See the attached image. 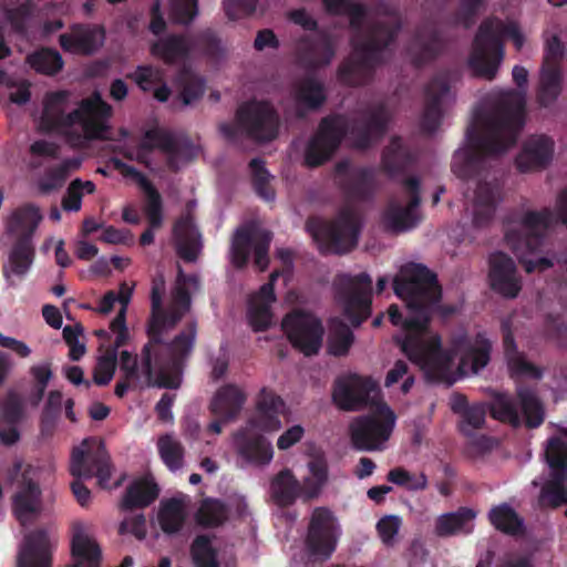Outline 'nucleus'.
<instances>
[{"label":"nucleus","mask_w":567,"mask_h":567,"mask_svg":"<svg viewBox=\"0 0 567 567\" xmlns=\"http://www.w3.org/2000/svg\"><path fill=\"white\" fill-rule=\"evenodd\" d=\"M393 284L394 292L406 303L404 318L394 305L388 310L391 322L402 328L396 340L430 379L452 382L454 372L476 374L487 365L492 344L485 333L456 330L443 349L440 336L427 329L430 312L441 295L434 274L422 265L409 264Z\"/></svg>","instance_id":"f257e3e1"},{"label":"nucleus","mask_w":567,"mask_h":567,"mask_svg":"<svg viewBox=\"0 0 567 567\" xmlns=\"http://www.w3.org/2000/svg\"><path fill=\"white\" fill-rule=\"evenodd\" d=\"M198 288L194 277L178 276L166 310L162 309L164 281H154L152 288V317L147 333L150 342L144 347L142 362L128 351L120 354L122 381L115 386V394L122 398L128 390L144 385L177 388L181 383V364L187 358L195 342V328L189 326L172 343L162 342V337L188 312L190 290Z\"/></svg>","instance_id":"f03ea898"},{"label":"nucleus","mask_w":567,"mask_h":567,"mask_svg":"<svg viewBox=\"0 0 567 567\" xmlns=\"http://www.w3.org/2000/svg\"><path fill=\"white\" fill-rule=\"evenodd\" d=\"M524 106V93L506 92L497 110L477 117L467 133L466 145L454 154V174L465 178L482 158L499 155L512 147L523 125Z\"/></svg>","instance_id":"7ed1b4c3"},{"label":"nucleus","mask_w":567,"mask_h":567,"mask_svg":"<svg viewBox=\"0 0 567 567\" xmlns=\"http://www.w3.org/2000/svg\"><path fill=\"white\" fill-rule=\"evenodd\" d=\"M111 106L99 93L84 99L75 106L68 91H52L44 94L35 124L41 132L65 135L75 146L90 140L111 138L106 118Z\"/></svg>","instance_id":"20e7f679"},{"label":"nucleus","mask_w":567,"mask_h":567,"mask_svg":"<svg viewBox=\"0 0 567 567\" xmlns=\"http://www.w3.org/2000/svg\"><path fill=\"white\" fill-rule=\"evenodd\" d=\"M285 410L284 401L272 391H260L254 415L231 434L238 467L264 468L272 462L275 450L265 435L276 433L282 427L279 416Z\"/></svg>","instance_id":"39448f33"},{"label":"nucleus","mask_w":567,"mask_h":567,"mask_svg":"<svg viewBox=\"0 0 567 567\" xmlns=\"http://www.w3.org/2000/svg\"><path fill=\"white\" fill-rule=\"evenodd\" d=\"M554 218L567 225V188L558 196L555 216L548 210H514L504 220L505 244L517 256L527 272L543 271L553 266V260L539 255L540 234Z\"/></svg>","instance_id":"423d86ee"},{"label":"nucleus","mask_w":567,"mask_h":567,"mask_svg":"<svg viewBox=\"0 0 567 567\" xmlns=\"http://www.w3.org/2000/svg\"><path fill=\"white\" fill-rule=\"evenodd\" d=\"M503 38L512 39L518 50L524 44V35L513 21L504 23L498 19H491L480 27L468 58V65L476 75L485 79L495 76L504 58L501 44Z\"/></svg>","instance_id":"0eeeda50"},{"label":"nucleus","mask_w":567,"mask_h":567,"mask_svg":"<svg viewBox=\"0 0 567 567\" xmlns=\"http://www.w3.org/2000/svg\"><path fill=\"white\" fill-rule=\"evenodd\" d=\"M395 16H386L373 29H368V43L353 40V59L347 61L340 69L339 76L349 85H358L365 81L371 64L377 59V51L381 45L386 47L394 38L398 29Z\"/></svg>","instance_id":"6e6552de"},{"label":"nucleus","mask_w":567,"mask_h":567,"mask_svg":"<svg viewBox=\"0 0 567 567\" xmlns=\"http://www.w3.org/2000/svg\"><path fill=\"white\" fill-rule=\"evenodd\" d=\"M373 411L353 419L349 425L352 446L362 452H382L396 425L394 411L384 402L372 406Z\"/></svg>","instance_id":"1a4fd4ad"},{"label":"nucleus","mask_w":567,"mask_h":567,"mask_svg":"<svg viewBox=\"0 0 567 567\" xmlns=\"http://www.w3.org/2000/svg\"><path fill=\"white\" fill-rule=\"evenodd\" d=\"M545 456L549 473L542 487L540 502L557 507L567 503V430L548 441Z\"/></svg>","instance_id":"9d476101"},{"label":"nucleus","mask_w":567,"mask_h":567,"mask_svg":"<svg viewBox=\"0 0 567 567\" xmlns=\"http://www.w3.org/2000/svg\"><path fill=\"white\" fill-rule=\"evenodd\" d=\"M277 127L278 120L269 104L250 102L239 109L235 123L221 124L220 132L229 140L245 132L256 140L268 141L276 136Z\"/></svg>","instance_id":"9b49d317"},{"label":"nucleus","mask_w":567,"mask_h":567,"mask_svg":"<svg viewBox=\"0 0 567 567\" xmlns=\"http://www.w3.org/2000/svg\"><path fill=\"white\" fill-rule=\"evenodd\" d=\"M371 291L372 280L367 272L337 277L336 300L352 324H360L369 316Z\"/></svg>","instance_id":"f8f14e48"},{"label":"nucleus","mask_w":567,"mask_h":567,"mask_svg":"<svg viewBox=\"0 0 567 567\" xmlns=\"http://www.w3.org/2000/svg\"><path fill=\"white\" fill-rule=\"evenodd\" d=\"M360 217L352 208L341 210L336 220L328 226H310L320 249L333 254H343L352 249L358 243Z\"/></svg>","instance_id":"ddd939ff"},{"label":"nucleus","mask_w":567,"mask_h":567,"mask_svg":"<svg viewBox=\"0 0 567 567\" xmlns=\"http://www.w3.org/2000/svg\"><path fill=\"white\" fill-rule=\"evenodd\" d=\"M517 396L519 409L507 394L495 395L491 411L495 419L518 425L524 416L529 427H536L544 421V409L536 394L528 388L518 384Z\"/></svg>","instance_id":"4468645a"},{"label":"nucleus","mask_w":567,"mask_h":567,"mask_svg":"<svg viewBox=\"0 0 567 567\" xmlns=\"http://www.w3.org/2000/svg\"><path fill=\"white\" fill-rule=\"evenodd\" d=\"M341 535L336 515L326 507L313 509L306 540V554L310 560H323L334 551Z\"/></svg>","instance_id":"2eb2a0df"},{"label":"nucleus","mask_w":567,"mask_h":567,"mask_svg":"<svg viewBox=\"0 0 567 567\" xmlns=\"http://www.w3.org/2000/svg\"><path fill=\"white\" fill-rule=\"evenodd\" d=\"M332 396L339 408L351 411L383 402L377 382L359 374L340 377L336 381Z\"/></svg>","instance_id":"dca6fc26"},{"label":"nucleus","mask_w":567,"mask_h":567,"mask_svg":"<svg viewBox=\"0 0 567 567\" xmlns=\"http://www.w3.org/2000/svg\"><path fill=\"white\" fill-rule=\"evenodd\" d=\"M282 329L292 346L305 355L318 353L322 346L323 328L311 313L296 311L282 320Z\"/></svg>","instance_id":"f3484780"},{"label":"nucleus","mask_w":567,"mask_h":567,"mask_svg":"<svg viewBox=\"0 0 567 567\" xmlns=\"http://www.w3.org/2000/svg\"><path fill=\"white\" fill-rule=\"evenodd\" d=\"M270 234L262 229H238L233 238L230 260L234 266L241 268L246 265L250 251L255 252V265L265 270L268 265V247Z\"/></svg>","instance_id":"a211bd4d"},{"label":"nucleus","mask_w":567,"mask_h":567,"mask_svg":"<svg viewBox=\"0 0 567 567\" xmlns=\"http://www.w3.org/2000/svg\"><path fill=\"white\" fill-rule=\"evenodd\" d=\"M347 132V122L343 117L326 118L320 124L316 136L310 141L305 155L308 166H318L328 159L339 146Z\"/></svg>","instance_id":"6ab92c4d"},{"label":"nucleus","mask_w":567,"mask_h":567,"mask_svg":"<svg viewBox=\"0 0 567 567\" xmlns=\"http://www.w3.org/2000/svg\"><path fill=\"white\" fill-rule=\"evenodd\" d=\"M43 220L40 208L25 204L9 212L3 219L6 236L14 244H32V238Z\"/></svg>","instance_id":"aec40b11"},{"label":"nucleus","mask_w":567,"mask_h":567,"mask_svg":"<svg viewBox=\"0 0 567 567\" xmlns=\"http://www.w3.org/2000/svg\"><path fill=\"white\" fill-rule=\"evenodd\" d=\"M55 545L53 535L38 529L24 536L17 556V567H51V553Z\"/></svg>","instance_id":"412c9836"},{"label":"nucleus","mask_w":567,"mask_h":567,"mask_svg":"<svg viewBox=\"0 0 567 567\" xmlns=\"http://www.w3.org/2000/svg\"><path fill=\"white\" fill-rule=\"evenodd\" d=\"M488 280L492 289L506 298H515L522 289L515 262L502 251L489 257Z\"/></svg>","instance_id":"4be33fe9"},{"label":"nucleus","mask_w":567,"mask_h":567,"mask_svg":"<svg viewBox=\"0 0 567 567\" xmlns=\"http://www.w3.org/2000/svg\"><path fill=\"white\" fill-rule=\"evenodd\" d=\"M417 186L419 183L414 178L406 182L408 202L405 204L391 203L382 219L385 228L393 231H403L410 229L419 221L420 214L417 207L420 198Z\"/></svg>","instance_id":"5701e85b"},{"label":"nucleus","mask_w":567,"mask_h":567,"mask_svg":"<svg viewBox=\"0 0 567 567\" xmlns=\"http://www.w3.org/2000/svg\"><path fill=\"white\" fill-rule=\"evenodd\" d=\"M561 52L563 47L556 37L547 42L538 93L539 102L544 106L551 104L559 94L560 72L557 60Z\"/></svg>","instance_id":"b1692460"},{"label":"nucleus","mask_w":567,"mask_h":567,"mask_svg":"<svg viewBox=\"0 0 567 567\" xmlns=\"http://www.w3.org/2000/svg\"><path fill=\"white\" fill-rule=\"evenodd\" d=\"M132 298V288L126 284L121 285L118 292L109 291L100 300L96 311L102 315L110 313L115 302L121 305L118 313L114 320L110 323V329L114 333L116 347L125 344L130 338L128 329L125 322V316L128 303Z\"/></svg>","instance_id":"393cba45"},{"label":"nucleus","mask_w":567,"mask_h":567,"mask_svg":"<svg viewBox=\"0 0 567 567\" xmlns=\"http://www.w3.org/2000/svg\"><path fill=\"white\" fill-rule=\"evenodd\" d=\"M278 276V271L272 272L269 282L261 286L248 300L247 318L255 331L266 330L272 323V305L276 301L274 282Z\"/></svg>","instance_id":"a878e982"},{"label":"nucleus","mask_w":567,"mask_h":567,"mask_svg":"<svg viewBox=\"0 0 567 567\" xmlns=\"http://www.w3.org/2000/svg\"><path fill=\"white\" fill-rule=\"evenodd\" d=\"M104 30L99 25H74L60 35L62 49L74 54H92L104 44Z\"/></svg>","instance_id":"bb28decb"},{"label":"nucleus","mask_w":567,"mask_h":567,"mask_svg":"<svg viewBox=\"0 0 567 567\" xmlns=\"http://www.w3.org/2000/svg\"><path fill=\"white\" fill-rule=\"evenodd\" d=\"M502 200L499 186L495 183L478 182L471 206L467 208L476 227L486 226L494 217L496 206Z\"/></svg>","instance_id":"cd10ccee"},{"label":"nucleus","mask_w":567,"mask_h":567,"mask_svg":"<svg viewBox=\"0 0 567 567\" xmlns=\"http://www.w3.org/2000/svg\"><path fill=\"white\" fill-rule=\"evenodd\" d=\"M106 453L104 443L100 439L84 440L73 450L70 463L71 474L78 478H91Z\"/></svg>","instance_id":"c85d7f7f"},{"label":"nucleus","mask_w":567,"mask_h":567,"mask_svg":"<svg viewBox=\"0 0 567 567\" xmlns=\"http://www.w3.org/2000/svg\"><path fill=\"white\" fill-rule=\"evenodd\" d=\"M143 150L158 148L167 154L169 165L178 168L184 162L193 157L192 150L185 143H178L169 132L164 128H152L147 131L142 140Z\"/></svg>","instance_id":"c756f323"},{"label":"nucleus","mask_w":567,"mask_h":567,"mask_svg":"<svg viewBox=\"0 0 567 567\" xmlns=\"http://www.w3.org/2000/svg\"><path fill=\"white\" fill-rule=\"evenodd\" d=\"M247 395L245 391L235 384H226L219 388L210 402V411L224 422H233L239 415Z\"/></svg>","instance_id":"7c9ffc66"},{"label":"nucleus","mask_w":567,"mask_h":567,"mask_svg":"<svg viewBox=\"0 0 567 567\" xmlns=\"http://www.w3.org/2000/svg\"><path fill=\"white\" fill-rule=\"evenodd\" d=\"M72 529V555L76 563L69 567H100L101 549L87 534V526L83 522H75Z\"/></svg>","instance_id":"2f4dec72"},{"label":"nucleus","mask_w":567,"mask_h":567,"mask_svg":"<svg viewBox=\"0 0 567 567\" xmlns=\"http://www.w3.org/2000/svg\"><path fill=\"white\" fill-rule=\"evenodd\" d=\"M41 492L32 482H24L13 497V514L21 525L32 523L41 513Z\"/></svg>","instance_id":"473e14b6"},{"label":"nucleus","mask_w":567,"mask_h":567,"mask_svg":"<svg viewBox=\"0 0 567 567\" xmlns=\"http://www.w3.org/2000/svg\"><path fill=\"white\" fill-rule=\"evenodd\" d=\"M130 173L136 175L138 183L144 190L146 200L145 214L151 226L150 229L142 234L141 244L151 245L154 241V229L159 228L163 221L161 195L144 176L136 173L134 169H130Z\"/></svg>","instance_id":"72a5a7b5"},{"label":"nucleus","mask_w":567,"mask_h":567,"mask_svg":"<svg viewBox=\"0 0 567 567\" xmlns=\"http://www.w3.org/2000/svg\"><path fill=\"white\" fill-rule=\"evenodd\" d=\"M34 259L32 244H14L3 267L6 280L11 286L19 285L29 272Z\"/></svg>","instance_id":"f704fd0d"},{"label":"nucleus","mask_w":567,"mask_h":567,"mask_svg":"<svg viewBox=\"0 0 567 567\" xmlns=\"http://www.w3.org/2000/svg\"><path fill=\"white\" fill-rule=\"evenodd\" d=\"M306 471L300 483L302 497L317 498L329 481L327 460L322 455H312L307 462Z\"/></svg>","instance_id":"c9c22d12"},{"label":"nucleus","mask_w":567,"mask_h":567,"mask_svg":"<svg viewBox=\"0 0 567 567\" xmlns=\"http://www.w3.org/2000/svg\"><path fill=\"white\" fill-rule=\"evenodd\" d=\"M553 151L554 143L549 137L545 135L532 136L517 157V165L522 171L542 166L550 161Z\"/></svg>","instance_id":"e433bc0d"},{"label":"nucleus","mask_w":567,"mask_h":567,"mask_svg":"<svg viewBox=\"0 0 567 567\" xmlns=\"http://www.w3.org/2000/svg\"><path fill=\"white\" fill-rule=\"evenodd\" d=\"M452 97L444 82L434 81L427 90V105L423 116V127L427 132L434 131L440 123L443 111L450 104Z\"/></svg>","instance_id":"4c0bfd02"},{"label":"nucleus","mask_w":567,"mask_h":567,"mask_svg":"<svg viewBox=\"0 0 567 567\" xmlns=\"http://www.w3.org/2000/svg\"><path fill=\"white\" fill-rule=\"evenodd\" d=\"M128 78L144 92H153V96L157 101L165 102L168 100L171 90L163 82V73L158 68L141 65Z\"/></svg>","instance_id":"58836bf2"},{"label":"nucleus","mask_w":567,"mask_h":567,"mask_svg":"<svg viewBox=\"0 0 567 567\" xmlns=\"http://www.w3.org/2000/svg\"><path fill=\"white\" fill-rule=\"evenodd\" d=\"M270 496L280 506L292 504L302 496L300 482L290 470H282L270 482Z\"/></svg>","instance_id":"ea45409f"},{"label":"nucleus","mask_w":567,"mask_h":567,"mask_svg":"<svg viewBox=\"0 0 567 567\" xmlns=\"http://www.w3.org/2000/svg\"><path fill=\"white\" fill-rule=\"evenodd\" d=\"M505 354L507 358L508 369L513 378L519 380H538L542 377V371L516 349L514 340L509 333L504 338Z\"/></svg>","instance_id":"a19ab883"},{"label":"nucleus","mask_w":567,"mask_h":567,"mask_svg":"<svg viewBox=\"0 0 567 567\" xmlns=\"http://www.w3.org/2000/svg\"><path fill=\"white\" fill-rule=\"evenodd\" d=\"M178 254L186 260H194L199 251V233L190 217L182 218L174 228Z\"/></svg>","instance_id":"79ce46f5"},{"label":"nucleus","mask_w":567,"mask_h":567,"mask_svg":"<svg viewBox=\"0 0 567 567\" xmlns=\"http://www.w3.org/2000/svg\"><path fill=\"white\" fill-rule=\"evenodd\" d=\"M475 517L476 513L470 508L443 514L436 520V533L441 536L468 534L474 528Z\"/></svg>","instance_id":"37998d69"},{"label":"nucleus","mask_w":567,"mask_h":567,"mask_svg":"<svg viewBox=\"0 0 567 567\" xmlns=\"http://www.w3.org/2000/svg\"><path fill=\"white\" fill-rule=\"evenodd\" d=\"M156 447L159 458L173 473L179 472L185 465V447L173 434L165 433L158 436Z\"/></svg>","instance_id":"c03bdc74"},{"label":"nucleus","mask_w":567,"mask_h":567,"mask_svg":"<svg viewBox=\"0 0 567 567\" xmlns=\"http://www.w3.org/2000/svg\"><path fill=\"white\" fill-rule=\"evenodd\" d=\"M187 515V505L183 498H172L163 502L157 515L162 529L167 533H176L183 526Z\"/></svg>","instance_id":"a18cd8bd"},{"label":"nucleus","mask_w":567,"mask_h":567,"mask_svg":"<svg viewBox=\"0 0 567 567\" xmlns=\"http://www.w3.org/2000/svg\"><path fill=\"white\" fill-rule=\"evenodd\" d=\"M158 495V488L148 477L133 482L122 501V507H144L151 504Z\"/></svg>","instance_id":"49530a36"},{"label":"nucleus","mask_w":567,"mask_h":567,"mask_svg":"<svg viewBox=\"0 0 567 567\" xmlns=\"http://www.w3.org/2000/svg\"><path fill=\"white\" fill-rule=\"evenodd\" d=\"M188 44L182 38H163L153 43L151 53L166 63H175L184 59Z\"/></svg>","instance_id":"de8ad7c7"},{"label":"nucleus","mask_w":567,"mask_h":567,"mask_svg":"<svg viewBox=\"0 0 567 567\" xmlns=\"http://www.w3.org/2000/svg\"><path fill=\"white\" fill-rule=\"evenodd\" d=\"M81 158L65 159L56 168L48 172L39 181V188L42 193L49 194L59 189L64 184L68 175L81 166Z\"/></svg>","instance_id":"09e8293b"},{"label":"nucleus","mask_w":567,"mask_h":567,"mask_svg":"<svg viewBox=\"0 0 567 567\" xmlns=\"http://www.w3.org/2000/svg\"><path fill=\"white\" fill-rule=\"evenodd\" d=\"M352 343L353 333L351 330L339 320H332L327 341L328 352L336 357L346 355Z\"/></svg>","instance_id":"8fccbe9b"},{"label":"nucleus","mask_w":567,"mask_h":567,"mask_svg":"<svg viewBox=\"0 0 567 567\" xmlns=\"http://www.w3.org/2000/svg\"><path fill=\"white\" fill-rule=\"evenodd\" d=\"M491 523L503 533L517 535L523 530V520L507 504L495 506L489 512Z\"/></svg>","instance_id":"3c124183"},{"label":"nucleus","mask_w":567,"mask_h":567,"mask_svg":"<svg viewBox=\"0 0 567 567\" xmlns=\"http://www.w3.org/2000/svg\"><path fill=\"white\" fill-rule=\"evenodd\" d=\"M190 555L195 567H219L214 540L207 536L195 538L190 547Z\"/></svg>","instance_id":"603ef678"},{"label":"nucleus","mask_w":567,"mask_h":567,"mask_svg":"<svg viewBox=\"0 0 567 567\" xmlns=\"http://www.w3.org/2000/svg\"><path fill=\"white\" fill-rule=\"evenodd\" d=\"M386 478L411 492L424 491L429 485L427 476L423 472L412 473L403 467L392 468Z\"/></svg>","instance_id":"864d4df0"},{"label":"nucleus","mask_w":567,"mask_h":567,"mask_svg":"<svg viewBox=\"0 0 567 567\" xmlns=\"http://www.w3.org/2000/svg\"><path fill=\"white\" fill-rule=\"evenodd\" d=\"M95 192V185L91 181H82L75 178L72 181L62 199V207L68 212H78L82 206V197L84 194Z\"/></svg>","instance_id":"5fc2aeb1"},{"label":"nucleus","mask_w":567,"mask_h":567,"mask_svg":"<svg viewBox=\"0 0 567 567\" xmlns=\"http://www.w3.org/2000/svg\"><path fill=\"white\" fill-rule=\"evenodd\" d=\"M28 62L37 72L44 74H54L63 66L61 55L53 50H40L31 54Z\"/></svg>","instance_id":"6e6d98bb"},{"label":"nucleus","mask_w":567,"mask_h":567,"mask_svg":"<svg viewBox=\"0 0 567 567\" xmlns=\"http://www.w3.org/2000/svg\"><path fill=\"white\" fill-rule=\"evenodd\" d=\"M295 99L299 105L310 109L320 105L324 100V94L318 82L307 80L296 89Z\"/></svg>","instance_id":"4d7b16f0"},{"label":"nucleus","mask_w":567,"mask_h":567,"mask_svg":"<svg viewBox=\"0 0 567 567\" xmlns=\"http://www.w3.org/2000/svg\"><path fill=\"white\" fill-rule=\"evenodd\" d=\"M227 517V511L224 504L215 499H206L202 503L197 520L203 526H217L221 524Z\"/></svg>","instance_id":"13d9d810"},{"label":"nucleus","mask_w":567,"mask_h":567,"mask_svg":"<svg viewBox=\"0 0 567 567\" xmlns=\"http://www.w3.org/2000/svg\"><path fill=\"white\" fill-rule=\"evenodd\" d=\"M179 82L182 85L181 99L183 105H188L203 95L204 82L198 75L187 71L182 74Z\"/></svg>","instance_id":"bf43d9fd"},{"label":"nucleus","mask_w":567,"mask_h":567,"mask_svg":"<svg viewBox=\"0 0 567 567\" xmlns=\"http://www.w3.org/2000/svg\"><path fill=\"white\" fill-rule=\"evenodd\" d=\"M114 346H116L114 343ZM115 347L112 350L106 351L97 359V363L94 370V382L99 385L107 384L115 372L116 369V349Z\"/></svg>","instance_id":"052dcab7"},{"label":"nucleus","mask_w":567,"mask_h":567,"mask_svg":"<svg viewBox=\"0 0 567 567\" xmlns=\"http://www.w3.org/2000/svg\"><path fill=\"white\" fill-rule=\"evenodd\" d=\"M326 9L334 14L347 13L350 17L352 28L360 24L361 18L364 12L360 6L352 4L350 0H324Z\"/></svg>","instance_id":"680f3d73"},{"label":"nucleus","mask_w":567,"mask_h":567,"mask_svg":"<svg viewBox=\"0 0 567 567\" xmlns=\"http://www.w3.org/2000/svg\"><path fill=\"white\" fill-rule=\"evenodd\" d=\"M30 374L37 388V398L34 403L38 404L53 377V371L49 362H41L33 364L30 368Z\"/></svg>","instance_id":"e2e57ef3"},{"label":"nucleus","mask_w":567,"mask_h":567,"mask_svg":"<svg viewBox=\"0 0 567 567\" xmlns=\"http://www.w3.org/2000/svg\"><path fill=\"white\" fill-rule=\"evenodd\" d=\"M401 525L402 519L396 515H386L382 517L377 524L378 534L382 543L388 546L393 545L395 543Z\"/></svg>","instance_id":"0e129e2a"},{"label":"nucleus","mask_w":567,"mask_h":567,"mask_svg":"<svg viewBox=\"0 0 567 567\" xmlns=\"http://www.w3.org/2000/svg\"><path fill=\"white\" fill-rule=\"evenodd\" d=\"M485 422V410L480 405H474L462 411L461 431L471 436L473 430L480 429Z\"/></svg>","instance_id":"69168bd1"},{"label":"nucleus","mask_w":567,"mask_h":567,"mask_svg":"<svg viewBox=\"0 0 567 567\" xmlns=\"http://www.w3.org/2000/svg\"><path fill=\"white\" fill-rule=\"evenodd\" d=\"M249 167L257 192L266 199H272L274 193L265 188L266 184L270 179V175L265 169L264 162L260 159H252L249 164Z\"/></svg>","instance_id":"338daca9"},{"label":"nucleus","mask_w":567,"mask_h":567,"mask_svg":"<svg viewBox=\"0 0 567 567\" xmlns=\"http://www.w3.org/2000/svg\"><path fill=\"white\" fill-rule=\"evenodd\" d=\"M196 13V0H174L172 3V18L176 22L187 23Z\"/></svg>","instance_id":"774afa93"}]
</instances>
